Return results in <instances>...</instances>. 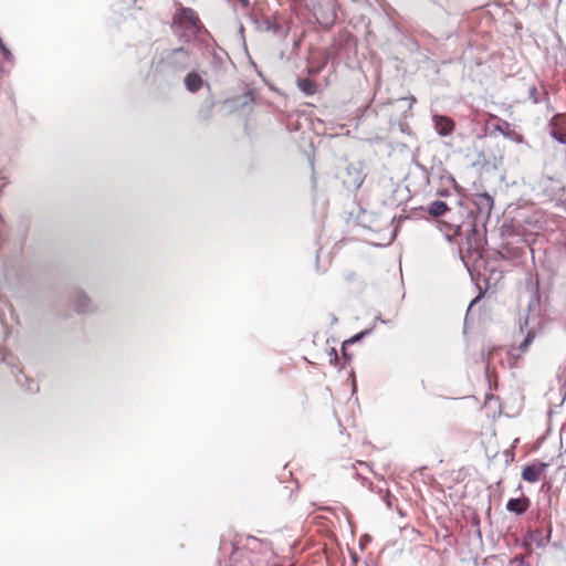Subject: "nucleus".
<instances>
[{
    "instance_id": "6e6552de",
    "label": "nucleus",
    "mask_w": 566,
    "mask_h": 566,
    "mask_svg": "<svg viewBox=\"0 0 566 566\" xmlns=\"http://www.w3.org/2000/svg\"><path fill=\"white\" fill-rule=\"evenodd\" d=\"M530 507V500L525 496L510 499L506 503V510L516 515L524 514Z\"/></svg>"
},
{
    "instance_id": "dca6fc26",
    "label": "nucleus",
    "mask_w": 566,
    "mask_h": 566,
    "mask_svg": "<svg viewBox=\"0 0 566 566\" xmlns=\"http://www.w3.org/2000/svg\"><path fill=\"white\" fill-rule=\"evenodd\" d=\"M325 66V62L322 64V65H318V66H313V65H310L308 66V74L311 76H316L321 71L322 69Z\"/></svg>"
},
{
    "instance_id": "9d476101",
    "label": "nucleus",
    "mask_w": 566,
    "mask_h": 566,
    "mask_svg": "<svg viewBox=\"0 0 566 566\" xmlns=\"http://www.w3.org/2000/svg\"><path fill=\"white\" fill-rule=\"evenodd\" d=\"M265 28L268 31L272 32L274 35H277L279 38L285 39L289 33V29L285 27L280 25L275 21H271L270 19H266Z\"/></svg>"
},
{
    "instance_id": "2eb2a0df",
    "label": "nucleus",
    "mask_w": 566,
    "mask_h": 566,
    "mask_svg": "<svg viewBox=\"0 0 566 566\" xmlns=\"http://www.w3.org/2000/svg\"><path fill=\"white\" fill-rule=\"evenodd\" d=\"M551 135L559 144H566V135L565 134L557 132V130H553Z\"/></svg>"
},
{
    "instance_id": "f03ea898",
    "label": "nucleus",
    "mask_w": 566,
    "mask_h": 566,
    "mask_svg": "<svg viewBox=\"0 0 566 566\" xmlns=\"http://www.w3.org/2000/svg\"><path fill=\"white\" fill-rule=\"evenodd\" d=\"M174 23L184 31V35H196L201 29V22L197 12L191 8L178 6L174 15Z\"/></svg>"
},
{
    "instance_id": "9b49d317",
    "label": "nucleus",
    "mask_w": 566,
    "mask_h": 566,
    "mask_svg": "<svg viewBox=\"0 0 566 566\" xmlns=\"http://www.w3.org/2000/svg\"><path fill=\"white\" fill-rule=\"evenodd\" d=\"M297 87L306 95H313L317 92V84L310 78H298Z\"/></svg>"
},
{
    "instance_id": "a211bd4d",
    "label": "nucleus",
    "mask_w": 566,
    "mask_h": 566,
    "mask_svg": "<svg viewBox=\"0 0 566 566\" xmlns=\"http://www.w3.org/2000/svg\"><path fill=\"white\" fill-rule=\"evenodd\" d=\"M335 15L333 14L331 18H328L326 21L323 22L325 27H328L334 23Z\"/></svg>"
},
{
    "instance_id": "ddd939ff",
    "label": "nucleus",
    "mask_w": 566,
    "mask_h": 566,
    "mask_svg": "<svg viewBox=\"0 0 566 566\" xmlns=\"http://www.w3.org/2000/svg\"><path fill=\"white\" fill-rule=\"evenodd\" d=\"M448 210V206L444 201L436 200L431 203L429 212L433 217H440Z\"/></svg>"
},
{
    "instance_id": "412c9836",
    "label": "nucleus",
    "mask_w": 566,
    "mask_h": 566,
    "mask_svg": "<svg viewBox=\"0 0 566 566\" xmlns=\"http://www.w3.org/2000/svg\"><path fill=\"white\" fill-rule=\"evenodd\" d=\"M480 296L475 297L474 300L471 301L470 305H469V310L479 301Z\"/></svg>"
},
{
    "instance_id": "39448f33",
    "label": "nucleus",
    "mask_w": 566,
    "mask_h": 566,
    "mask_svg": "<svg viewBox=\"0 0 566 566\" xmlns=\"http://www.w3.org/2000/svg\"><path fill=\"white\" fill-rule=\"evenodd\" d=\"M494 128L504 137L510 138L511 140L518 144L523 143V136L516 132L507 120L497 118V123L495 124Z\"/></svg>"
},
{
    "instance_id": "f8f14e48",
    "label": "nucleus",
    "mask_w": 566,
    "mask_h": 566,
    "mask_svg": "<svg viewBox=\"0 0 566 566\" xmlns=\"http://www.w3.org/2000/svg\"><path fill=\"white\" fill-rule=\"evenodd\" d=\"M528 541L537 547L545 546L549 541V533L545 536L541 530H536L530 534Z\"/></svg>"
},
{
    "instance_id": "0eeeda50",
    "label": "nucleus",
    "mask_w": 566,
    "mask_h": 566,
    "mask_svg": "<svg viewBox=\"0 0 566 566\" xmlns=\"http://www.w3.org/2000/svg\"><path fill=\"white\" fill-rule=\"evenodd\" d=\"M473 205L476 207L479 213L489 216L493 209L494 200L488 192L476 193L473 198Z\"/></svg>"
},
{
    "instance_id": "f3484780",
    "label": "nucleus",
    "mask_w": 566,
    "mask_h": 566,
    "mask_svg": "<svg viewBox=\"0 0 566 566\" xmlns=\"http://www.w3.org/2000/svg\"><path fill=\"white\" fill-rule=\"evenodd\" d=\"M0 50L3 54V57L6 60H10L11 59V52L8 50V48L4 45L3 41L0 39Z\"/></svg>"
},
{
    "instance_id": "f257e3e1",
    "label": "nucleus",
    "mask_w": 566,
    "mask_h": 566,
    "mask_svg": "<svg viewBox=\"0 0 566 566\" xmlns=\"http://www.w3.org/2000/svg\"><path fill=\"white\" fill-rule=\"evenodd\" d=\"M525 289L528 293L526 314L520 329L525 333V337L518 345V350H527L533 340L542 334L553 321L547 313L546 305L542 303L541 283L537 275H528L525 280Z\"/></svg>"
},
{
    "instance_id": "423d86ee",
    "label": "nucleus",
    "mask_w": 566,
    "mask_h": 566,
    "mask_svg": "<svg viewBox=\"0 0 566 566\" xmlns=\"http://www.w3.org/2000/svg\"><path fill=\"white\" fill-rule=\"evenodd\" d=\"M432 120L434 129L440 136H449L452 134L454 122L451 118L443 115H433Z\"/></svg>"
},
{
    "instance_id": "7ed1b4c3",
    "label": "nucleus",
    "mask_w": 566,
    "mask_h": 566,
    "mask_svg": "<svg viewBox=\"0 0 566 566\" xmlns=\"http://www.w3.org/2000/svg\"><path fill=\"white\" fill-rule=\"evenodd\" d=\"M166 63L174 70H185L191 64L190 53L184 48L175 49L166 56Z\"/></svg>"
},
{
    "instance_id": "1a4fd4ad",
    "label": "nucleus",
    "mask_w": 566,
    "mask_h": 566,
    "mask_svg": "<svg viewBox=\"0 0 566 566\" xmlns=\"http://www.w3.org/2000/svg\"><path fill=\"white\" fill-rule=\"evenodd\" d=\"M203 81L201 76L196 72H190L185 77L186 88L191 92H198L202 87Z\"/></svg>"
},
{
    "instance_id": "6ab92c4d",
    "label": "nucleus",
    "mask_w": 566,
    "mask_h": 566,
    "mask_svg": "<svg viewBox=\"0 0 566 566\" xmlns=\"http://www.w3.org/2000/svg\"><path fill=\"white\" fill-rule=\"evenodd\" d=\"M239 1H240L241 6H242L243 8H249V6H250L249 0H239Z\"/></svg>"
},
{
    "instance_id": "20e7f679",
    "label": "nucleus",
    "mask_w": 566,
    "mask_h": 566,
    "mask_svg": "<svg viewBox=\"0 0 566 566\" xmlns=\"http://www.w3.org/2000/svg\"><path fill=\"white\" fill-rule=\"evenodd\" d=\"M547 468L546 463L526 465L522 471L523 480L530 483H536L541 476L545 473Z\"/></svg>"
},
{
    "instance_id": "4468645a",
    "label": "nucleus",
    "mask_w": 566,
    "mask_h": 566,
    "mask_svg": "<svg viewBox=\"0 0 566 566\" xmlns=\"http://www.w3.org/2000/svg\"><path fill=\"white\" fill-rule=\"evenodd\" d=\"M87 303H88V298L85 295H81L78 297L77 310L80 312H85L87 308Z\"/></svg>"
},
{
    "instance_id": "aec40b11",
    "label": "nucleus",
    "mask_w": 566,
    "mask_h": 566,
    "mask_svg": "<svg viewBox=\"0 0 566 566\" xmlns=\"http://www.w3.org/2000/svg\"><path fill=\"white\" fill-rule=\"evenodd\" d=\"M367 333H368V332H363V333H360V334L356 335V336L354 337L353 342H355V340H359V339H360L364 335H366Z\"/></svg>"
}]
</instances>
